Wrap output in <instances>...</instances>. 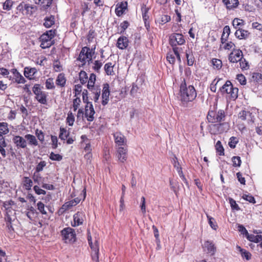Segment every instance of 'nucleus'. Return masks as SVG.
<instances>
[{
    "label": "nucleus",
    "instance_id": "1",
    "mask_svg": "<svg viewBox=\"0 0 262 262\" xmlns=\"http://www.w3.org/2000/svg\"><path fill=\"white\" fill-rule=\"evenodd\" d=\"M180 93L181 101L185 103L193 101L196 96L194 88L190 85L187 86L184 80L180 86Z\"/></svg>",
    "mask_w": 262,
    "mask_h": 262
},
{
    "label": "nucleus",
    "instance_id": "2",
    "mask_svg": "<svg viewBox=\"0 0 262 262\" xmlns=\"http://www.w3.org/2000/svg\"><path fill=\"white\" fill-rule=\"evenodd\" d=\"M55 35V31L52 30L48 31L46 33L42 34L40 37V47L42 49L50 47L53 43V40Z\"/></svg>",
    "mask_w": 262,
    "mask_h": 262
},
{
    "label": "nucleus",
    "instance_id": "3",
    "mask_svg": "<svg viewBox=\"0 0 262 262\" xmlns=\"http://www.w3.org/2000/svg\"><path fill=\"white\" fill-rule=\"evenodd\" d=\"M220 90L223 94L226 93L228 97L233 99L237 97L238 89L234 88L230 81H227L226 83L220 88Z\"/></svg>",
    "mask_w": 262,
    "mask_h": 262
},
{
    "label": "nucleus",
    "instance_id": "4",
    "mask_svg": "<svg viewBox=\"0 0 262 262\" xmlns=\"http://www.w3.org/2000/svg\"><path fill=\"white\" fill-rule=\"evenodd\" d=\"M209 122L219 123L224 121L225 119V114L224 110H219L217 111H209L207 116Z\"/></svg>",
    "mask_w": 262,
    "mask_h": 262
},
{
    "label": "nucleus",
    "instance_id": "5",
    "mask_svg": "<svg viewBox=\"0 0 262 262\" xmlns=\"http://www.w3.org/2000/svg\"><path fill=\"white\" fill-rule=\"evenodd\" d=\"M88 240L89 242V244L91 247V249L92 250V257L93 260L96 261V262L99 261V244H98V239L95 237L94 242H93L92 237L89 233L88 235Z\"/></svg>",
    "mask_w": 262,
    "mask_h": 262
},
{
    "label": "nucleus",
    "instance_id": "6",
    "mask_svg": "<svg viewBox=\"0 0 262 262\" xmlns=\"http://www.w3.org/2000/svg\"><path fill=\"white\" fill-rule=\"evenodd\" d=\"M33 92L35 95V99L41 104H47L48 93L41 90L38 84H35L33 88Z\"/></svg>",
    "mask_w": 262,
    "mask_h": 262
},
{
    "label": "nucleus",
    "instance_id": "7",
    "mask_svg": "<svg viewBox=\"0 0 262 262\" xmlns=\"http://www.w3.org/2000/svg\"><path fill=\"white\" fill-rule=\"evenodd\" d=\"M94 53L92 49L86 47H83L79 54L78 59L82 62V64H84L86 62H89L92 61Z\"/></svg>",
    "mask_w": 262,
    "mask_h": 262
},
{
    "label": "nucleus",
    "instance_id": "8",
    "mask_svg": "<svg viewBox=\"0 0 262 262\" xmlns=\"http://www.w3.org/2000/svg\"><path fill=\"white\" fill-rule=\"evenodd\" d=\"M185 42V39L182 34L173 33L169 37V43L173 48L184 45Z\"/></svg>",
    "mask_w": 262,
    "mask_h": 262
},
{
    "label": "nucleus",
    "instance_id": "9",
    "mask_svg": "<svg viewBox=\"0 0 262 262\" xmlns=\"http://www.w3.org/2000/svg\"><path fill=\"white\" fill-rule=\"evenodd\" d=\"M61 235L66 243L75 241L76 235L74 230L70 227L63 229L61 231Z\"/></svg>",
    "mask_w": 262,
    "mask_h": 262
},
{
    "label": "nucleus",
    "instance_id": "10",
    "mask_svg": "<svg viewBox=\"0 0 262 262\" xmlns=\"http://www.w3.org/2000/svg\"><path fill=\"white\" fill-rule=\"evenodd\" d=\"M127 149L126 146L117 147L116 157L118 160L121 163H124L127 159Z\"/></svg>",
    "mask_w": 262,
    "mask_h": 262
},
{
    "label": "nucleus",
    "instance_id": "11",
    "mask_svg": "<svg viewBox=\"0 0 262 262\" xmlns=\"http://www.w3.org/2000/svg\"><path fill=\"white\" fill-rule=\"evenodd\" d=\"M238 118L242 120L247 121L249 124H252L254 122V115L249 111H243L239 113Z\"/></svg>",
    "mask_w": 262,
    "mask_h": 262
},
{
    "label": "nucleus",
    "instance_id": "12",
    "mask_svg": "<svg viewBox=\"0 0 262 262\" xmlns=\"http://www.w3.org/2000/svg\"><path fill=\"white\" fill-rule=\"evenodd\" d=\"M114 138L116 146L117 147L126 146L127 140L125 136L120 132L114 133Z\"/></svg>",
    "mask_w": 262,
    "mask_h": 262
},
{
    "label": "nucleus",
    "instance_id": "13",
    "mask_svg": "<svg viewBox=\"0 0 262 262\" xmlns=\"http://www.w3.org/2000/svg\"><path fill=\"white\" fill-rule=\"evenodd\" d=\"M95 113V112L94 110L92 103L88 102L85 107L84 116L86 118L88 121L92 122L94 120V115Z\"/></svg>",
    "mask_w": 262,
    "mask_h": 262
},
{
    "label": "nucleus",
    "instance_id": "14",
    "mask_svg": "<svg viewBox=\"0 0 262 262\" xmlns=\"http://www.w3.org/2000/svg\"><path fill=\"white\" fill-rule=\"evenodd\" d=\"M85 219V214L82 212H77L73 215V222H72L73 227H76L81 225Z\"/></svg>",
    "mask_w": 262,
    "mask_h": 262
},
{
    "label": "nucleus",
    "instance_id": "15",
    "mask_svg": "<svg viewBox=\"0 0 262 262\" xmlns=\"http://www.w3.org/2000/svg\"><path fill=\"white\" fill-rule=\"evenodd\" d=\"M243 52L241 50L232 51L229 55V60L232 63H236L243 58Z\"/></svg>",
    "mask_w": 262,
    "mask_h": 262
},
{
    "label": "nucleus",
    "instance_id": "16",
    "mask_svg": "<svg viewBox=\"0 0 262 262\" xmlns=\"http://www.w3.org/2000/svg\"><path fill=\"white\" fill-rule=\"evenodd\" d=\"M12 141L17 148L27 147V142L25 138L20 136H15L13 137Z\"/></svg>",
    "mask_w": 262,
    "mask_h": 262
},
{
    "label": "nucleus",
    "instance_id": "17",
    "mask_svg": "<svg viewBox=\"0 0 262 262\" xmlns=\"http://www.w3.org/2000/svg\"><path fill=\"white\" fill-rule=\"evenodd\" d=\"M109 88V84L107 83H104L103 85L102 93V104L103 105H105L106 104H107L109 100V96L110 93Z\"/></svg>",
    "mask_w": 262,
    "mask_h": 262
},
{
    "label": "nucleus",
    "instance_id": "18",
    "mask_svg": "<svg viewBox=\"0 0 262 262\" xmlns=\"http://www.w3.org/2000/svg\"><path fill=\"white\" fill-rule=\"evenodd\" d=\"M203 248L204 251L211 255H214L216 251V248L213 243L208 241L205 242L203 245Z\"/></svg>",
    "mask_w": 262,
    "mask_h": 262
},
{
    "label": "nucleus",
    "instance_id": "19",
    "mask_svg": "<svg viewBox=\"0 0 262 262\" xmlns=\"http://www.w3.org/2000/svg\"><path fill=\"white\" fill-rule=\"evenodd\" d=\"M128 45V39L125 36L120 37L117 40V47L121 50L126 49Z\"/></svg>",
    "mask_w": 262,
    "mask_h": 262
},
{
    "label": "nucleus",
    "instance_id": "20",
    "mask_svg": "<svg viewBox=\"0 0 262 262\" xmlns=\"http://www.w3.org/2000/svg\"><path fill=\"white\" fill-rule=\"evenodd\" d=\"M250 33L247 30L243 29H237L235 32V36L239 39H245L247 38Z\"/></svg>",
    "mask_w": 262,
    "mask_h": 262
},
{
    "label": "nucleus",
    "instance_id": "21",
    "mask_svg": "<svg viewBox=\"0 0 262 262\" xmlns=\"http://www.w3.org/2000/svg\"><path fill=\"white\" fill-rule=\"evenodd\" d=\"M37 73V70L34 68L26 67L24 69V75L26 77L32 79Z\"/></svg>",
    "mask_w": 262,
    "mask_h": 262
},
{
    "label": "nucleus",
    "instance_id": "22",
    "mask_svg": "<svg viewBox=\"0 0 262 262\" xmlns=\"http://www.w3.org/2000/svg\"><path fill=\"white\" fill-rule=\"evenodd\" d=\"M18 9L19 10L26 11L27 14H31L32 13V9H34V7L29 4L21 3L18 5Z\"/></svg>",
    "mask_w": 262,
    "mask_h": 262
},
{
    "label": "nucleus",
    "instance_id": "23",
    "mask_svg": "<svg viewBox=\"0 0 262 262\" xmlns=\"http://www.w3.org/2000/svg\"><path fill=\"white\" fill-rule=\"evenodd\" d=\"M26 141H27L29 145L31 146H36L38 145L37 140L34 135L31 134H27L25 136Z\"/></svg>",
    "mask_w": 262,
    "mask_h": 262
},
{
    "label": "nucleus",
    "instance_id": "24",
    "mask_svg": "<svg viewBox=\"0 0 262 262\" xmlns=\"http://www.w3.org/2000/svg\"><path fill=\"white\" fill-rule=\"evenodd\" d=\"M127 4L126 2L121 3L119 6L117 7L115 9L116 15L118 16L122 15L127 8Z\"/></svg>",
    "mask_w": 262,
    "mask_h": 262
},
{
    "label": "nucleus",
    "instance_id": "25",
    "mask_svg": "<svg viewBox=\"0 0 262 262\" xmlns=\"http://www.w3.org/2000/svg\"><path fill=\"white\" fill-rule=\"evenodd\" d=\"M66 81L67 79L64 74L63 73H60L58 75L56 79V84L58 86L63 87L66 84Z\"/></svg>",
    "mask_w": 262,
    "mask_h": 262
},
{
    "label": "nucleus",
    "instance_id": "26",
    "mask_svg": "<svg viewBox=\"0 0 262 262\" xmlns=\"http://www.w3.org/2000/svg\"><path fill=\"white\" fill-rule=\"evenodd\" d=\"M236 249L238 250L243 258H245L246 260H249L251 258V253L245 249L241 248V247L237 246Z\"/></svg>",
    "mask_w": 262,
    "mask_h": 262
},
{
    "label": "nucleus",
    "instance_id": "27",
    "mask_svg": "<svg viewBox=\"0 0 262 262\" xmlns=\"http://www.w3.org/2000/svg\"><path fill=\"white\" fill-rule=\"evenodd\" d=\"M55 23V17L53 15H51L49 17H46L45 18V22L43 23L44 26L46 28H50Z\"/></svg>",
    "mask_w": 262,
    "mask_h": 262
},
{
    "label": "nucleus",
    "instance_id": "28",
    "mask_svg": "<svg viewBox=\"0 0 262 262\" xmlns=\"http://www.w3.org/2000/svg\"><path fill=\"white\" fill-rule=\"evenodd\" d=\"M223 1L228 9L235 8L238 4V0H223Z\"/></svg>",
    "mask_w": 262,
    "mask_h": 262
},
{
    "label": "nucleus",
    "instance_id": "29",
    "mask_svg": "<svg viewBox=\"0 0 262 262\" xmlns=\"http://www.w3.org/2000/svg\"><path fill=\"white\" fill-rule=\"evenodd\" d=\"M13 71L15 81L18 83H24L26 82L24 77L16 69H14Z\"/></svg>",
    "mask_w": 262,
    "mask_h": 262
},
{
    "label": "nucleus",
    "instance_id": "30",
    "mask_svg": "<svg viewBox=\"0 0 262 262\" xmlns=\"http://www.w3.org/2000/svg\"><path fill=\"white\" fill-rule=\"evenodd\" d=\"M96 81V75L92 73L90 75L89 79L88 80V88L90 90L91 89H93V88H95L97 86H94V84Z\"/></svg>",
    "mask_w": 262,
    "mask_h": 262
},
{
    "label": "nucleus",
    "instance_id": "31",
    "mask_svg": "<svg viewBox=\"0 0 262 262\" xmlns=\"http://www.w3.org/2000/svg\"><path fill=\"white\" fill-rule=\"evenodd\" d=\"M36 4L41 5L43 8L47 9L49 7L52 2V0H34Z\"/></svg>",
    "mask_w": 262,
    "mask_h": 262
},
{
    "label": "nucleus",
    "instance_id": "32",
    "mask_svg": "<svg viewBox=\"0 0 262 262\" xmlns=\"http://www.w3.org/2000/svg\"><path fill=\"white\" fill-rule=\"evenodd\" d=\"M9 132L8 124L6 122H0V136L7 134Z\"/></svg>",
    "mask_w": 262,
    "mask_h": 262
},
{
    "label": "nucleus",
    "instance_id": "33",
    "mask_svg": "<svg viewBox=\"0 0 262 262\" xmlns=\"http://www.w3.org/2000/svg\"><path fill=\"white\" fill-rule=\"evenodd\" d=\"M114 65L112 62L106 63L104 66V70L107 75H112L114 74L113 68Z\"/></svg>",
    "mask_w": 262,
    "mask_h": 262
},
{
    "label": "nucleus",
    "instance_id": "34",
    "mask_svg": "<svg viewBox=\"0 0 262 262\" xmlns=\"http://www.w3.org/2000/svg\"><path fill=\"white\" fill-rule=\"evenodd\" d=\"M24 186L26 190H30L33 185L32 181L29 178L25 177L23 179Z\"/></svg>",
    "mask_w": 262,
    "mask_h": 262
},
{
    "label": "nucleus",
    "instance_id": "35",
    "mask_svg": "<svg viewBox=\"0 0 262 262\" xmlns=\"http://www.w3.org/2000/svg\"><path fill=\"white\" fill-rule=\"evenodd\" d=\"M94 94V100L95 102H97L99 99L100 93H101V89L99 86H97L95 88H93V89L90 90Z\"/></svg>",
    "mask_w": 262,
    "mask_h": 262
},
{
    "label": "nucleus",
    "instance_id": "36",
    "mask_svg": "<svg viewBox=\"0 0 262 262\" xmlns=\"http://www.w3.org/2000/svg\"><path fill=\"white\" fill-rule=\"evenodd\" d=\"M7 204L6 202L4 203V207L5 208H6V209L7 210L6 215L5 217V221L7 222V223L11 224V223L12 222V219L10 216V215L9 214V213L11 212V210L10 209H9L8 207H7Z\"/></svg>",
    "mask_w": 262,
    "mask_h": 262
},
{
    "label": "nucleus",
    "instance_id": "37",
    "mask_svg": "<svg viewBox=\"0 0 262 262\" xmlns=\"http://www.w3.org/2000/svg\"><path fill=\"white\" fill-rule=\"evenodd\" d=\"M244 20L239 18H234L232 21V25L235 29L239 28L240 26L244 25Z\"/></svg>",
    "mask_w": 262,
    "mask_h": 262
},
{
    "label": "nucleus",
    "instance_id": "38",
    "mask_svg": "<svg viewBox=\"0 0 262 262\" xmlns=\"http://www.w3.org/2000/svg\"><path fill=\"white\" fill-rule=\"evenodd\" d=\"M69 136V133L66 129L64 128H60V134L59 136V138L61 140H65Z\"/></svg>",
    "mask_w": 262,
    "mask_h": 262
},
{
    "label": "nucleus",
    "instance_id": "39",
    "mask_svg": "<svg viewBox=\"0 0 262 262\" xmlns=\"http://www.w3.org/2000/svg\"><path fill=\"white\" fill-rule=\"evenodd\" d=\"M75 206V204H74L72 200H71L70 201H68L67 202H66L61 207V209L63 210V211H66L70 208H71L72 207Z\"/></svg>",
    "mask_w": 262,
    "mask_h": 262
},
{
    "label": "nucleus",
    "instance_id": "40",
    "mask_svg": "<svg viewBox=\"0 0 262 262\" xmlns=\"http://www.w3.org/2000/svg\"><path fill=\"white\" fill-rule=\"evenodd\" d=\"M46 88L47 89L51 90L55 88L54 83L53 82V78H48L46 80Z\"/></svg>",
    "mask_w": 262,
    "mask_h": 262
},
{
    "label": "nucleus",
    "instance_id": "41",
    "mask_svg": "<svg viewBox=\"0 0 262 262\" xmlns=\"http://www.w3.org/2000/svg\"><path fill=\"white\" fill-rule=\"evenodd\" d=\"M49 158L51 160L53 161H60L62 159V156L58 154H55L52 152L49 156Z\"/></svg>",
    "mask_w": 262,
    "mask_h": 262
},
{
    "label": "nucleus",
    "instance_id": "42",
    "mask_svg": "<svg viewBox=\"0 0 262 262\" xmlns=\"http://www.w3.org/2000/svg\"><path fill=\"white\" fill-rule=\"evenodd\" d=\"M215 148L216 151L219 152V155L222 156L224 155V149L222 145L221 141H218L215 145Z\"/></svg>",
    "mask_w": 262,
    "mask_h": 262
},
{
    "label": "nucleus",
    "instance_id": "43",
    "mask_svg": "<svg viewBox=\"0 0 262 262\" xmlns=\"http://www.w3.org/2000/svg\"><path fill=\"white\" fill-rule=\"evenodd\" d=\"M75 121V117L72 113L69 112L68 114V117L67 118V123L70 126H72Z\"/></svg>",
    "mask_w": 262,
    "mask_h": 262
},
{
    "label": "nucleus",
    "instance_id": "44",
    "mask_svg": "<svg viewBox=\"0 0 262 262\" xmlns=\"http://www.w3.org/2000/svg\"><path fill=\"white\" fill-rule=\"evenodd\" d=\"M176 169L180 177L182 179V180L185 183V184L188 186V182L187 181L186 179L185 178L184 175L183 174L181 167L180 166H178L177 168Z\"/></svg>",
    "mask_w": 262,
    "mask_h": 262
},
{
    "label": "nucleus",
    "instance_id": "45",
    "mask_svg": "<svg viewBox=\"0 0 262 262\" xmlns=\"http://www.w3.org/2000/svg\"><path fill=\"white\" fill-rule=\"evenodd\" d=\"M176 169L180 177L182 179V180L185 183V184L188 186V182L187 181L186 179L185 178L184 175L183 174L181 167L180 166H178L177 168Z\"/></svg>",
    "mask_w": 262,
    "mask_h": 262
},
{
    "label": "nucleus",
    "instance_id": "46",
    "mask_svg": "<svg viewBox=\"0 0 262 262\" xmlns=\"http://www.w3.org/2000/svg\"><path fill=\"white\" fill-rule=\"evenodd\" d=\"M79 79L81 83L83 84L86 82L88 76L85 71H82L79 73Z\"/></svg>",
    "mask_w": 262,
    "mask_h": 262
},
{
    "label": "nucleus",
    "instance_id": "47",
    "mask_svg": "<svg viewBox=\"0 0 262 262\" xmlns=\"http://www.w3.org/2000/svg\"><path fill=\"white\" fill-rule=\"evenodd\" d=\"M240 68L242 70H248L249 68L248 62L245 59L242 58L239 61Z\"/></svg>",
    "mask_w": 262,
    "mask_h": 262
},
{
    "label": "nucleus",
    "instance_id": "48",
    "mask_svg": "<svg viewBox=\"0 0 262 262\" xmlns=\"http://www.w3.org/2000/svg\"><path fill=\"white\" fill-rule=\"evenodd\" d=\"M13 2L12 0H6L3 3V9L6 10H10L13 5Z\"/></svg>",
    "mask_w": 262,
    "mask_h": 262
},
{
    "label": "nucleus",
    "instance_id": "49",
    "mask_svg": "<svg viewBox=\"0 0 262 262\" xmlns=\"http://www.w3.org/2000/svg\"><path fill=\"white\" fill-rule=\"evenodd\" d=\"M212 63L214 68H216L217 69H220L222 67V62L221 60L213 58L212 60Z\"/></svg>",
    "mask_w": 262,
    "mask_h": 262
},
{
    "label": "nucleus",
    "instance_id": "50",
    "mask_svg": "<svg viewBox=\"0 0 262 262\" xmlns=\"http://www.w3.org/2000/svg\"><path fill=\"white\" fill-rule=\"evenodd\" d=\"M46 162L45 161H40L36 166L35 168V172L38 173L41 171L43 168L46 166Z\"/></svg>",
    "mask_w": 262,
    "mask_h": 262
},
{
    "label": "nucleus",
    "instance_id": "51",
    "mask_svg": "<svg viewBox=\"0 0 262 262\" xmlns=\"http://www.w3.org/2000/svg\"><path fill=\"white\" fill-rule=\"evenodd\" d=\"M229 201L232 209L236 211H238L240 209L238 205L237 204L236 201L234 200L232 198H229Z\"/></svg>",
    "mask_w": 262,
    "mask_h": 262
},
{
    "label": "nucleus",
    "instance_id": "52",
    "mask_svg": "<svg viewBox=\"0 0 262 262\" xmlns=\"http://www.w3.org/2000/svg\"><path fill=\"white\" fill-rule=\"evenodd\" d=\"M207 217L208 220L209 224L210 226V227L213 229L216 230L217 227V226L216 224V222L214 221V219L208 215H207Z\"/></svg>",
    "mask_w": 262,
    "mask_h": 262
},
{
    "label": "nucleus",
    "instance_id": "53",
    "mask_svg": "<svg viewBox=\"0 0 262 262\" xmlns=\"http://www.w3.org/2000/svg\"><path fill=\"white\" fill-rule=\"evenodd\" d=\"M236 79L241 85H244L247 83V80L245 77L242 74L237 75Z\"/></svg>",
    "mask_w": 262,
    "mask_h": 262
},
{
    "label": "nucleus",
    "instance_id": "54",
    "mask_svg": "<svg viewBox=\"0 0 262 262\" xmlns=\"http://www.w3.org/2000/svg\"><path fill=\"white\" fill-rule=\"evenodd\" d=\"M232 161L233 162V165L234 167H239L241 164V158L238 156H234L232 158Z\"/></svg>",
    "mask_w": 262,
    "mask_h": 262
},
{
    "label": "nucleus",
    "instance_id": "55",
    "mask_svg": "<svg viewBox=\"0 0 262 262\" xmlns=\"http://www.w3.org/2000/svg\"><path fill=\"white\" fill-rule=\"evenodd\" d=\"M238 142V140L236 137H232L230 139L228 145L231 148H234L236 146V144Z\"/></svg>",
    "mask_w": 262,
    "mask_h": 262
},
{
    "label": "nucleus",
    "instance_id": "56",
    "mask_svg": "<svg viewBox=\"0 0 262 262\" xmlns=\"http://www.w3.org/2000/svg\"><path fill=\"white\" fill-rule=\"evenodd\" d=\"M140 208L142 213L145 214L146 213V202L144 196H142L141 198Z\"/></svg>",
    "mask_w": 262,
    "mask_h": 262
},
{
    "label": "nucleus",
    "instance_id": "57",
    "mask_svg": "<svg viewBox=\"0 0 262 262\" xmlns=\"http://www.w3.org/2000/svg\"><path fill=\"white\" fill-rule=\"evenodd\" d=\"M252 78L254 81L257 83H259L261 81L262 79V75L259 73H253Z\"/></svg>",
    "mask_w": 262,
    "mask_h": 262
},
{
    "label": "nucleus",
    "instance_id": "58",
    "mask_svg": "<svg viewBox=\"0 0 262 262\" xmlns=\"http://www.w3.org/2000/svg\"><path fill=\"white\" fill-rule=\"evenodd\" d=\"M81 100L79 98L76 97L73 100V108L74 111H76L80 105Z\"/></svg>",
    "mask_w": 262,
    "mask_h": 262
},
{
    "label": "nucleus",
    "instance_id": "59",
    "mask_svg": "<svg viewBox=\"0 0 262 262\" xmlns=\"http://www.w3.org/2000/svg\"><path fill=\"white\" fill-rule=\"evenodd\" d=\"M230 33V29L229 26H225L223 28V32L222 34L223 36H226L225 37V40H227Z\"/></svg>",
    "mask_w": 262,
    "mask_h": 262
},
{
    "label": "nucleus",
    "instance_id": "60",
    "mask_svg": "<svg viewBox=\"0 0 262 262\" xmlns=\"http://www.w3.org/2000/svg\"><path fill=\"white\" fill-rule=\"evenodd\" d=\"M37 209L42 214H46L47 212L45 210V205L41 202H39L37 204Z\"/></svg>",
    "mask_w": 262,
    "mask_h": 262
},
{
    "label": "nucleus",
    "instance_id": "61",
    "mask_svg": "<svg viewBox=\"0 0 262 262\" xmlns=\"http://www.w3.org/2000/svg\"><path fill=\"white\" fill-rule=\"evenodd\" d=\"M186 56L187 58V64L189 66H192L194 61V58L193 55L186 53Z\"/></svg>",
    "mask_w": 262,
    "mask_h": 262
},
{
    "label": "nucleus",
    "instance_id": "62",
    "mask_svg": "<svg viewBox=\"0 0 262 262\" xmlns=\"http://www.w3.org/2000/svg\"><path fill=\"white\" fill-rule=\"evenodd\" d=\"M94 64V65L93 67V69L95 71L99 72V70L100 69V68H101V67L102 66V63L99 60H96V61H95Z\"/></svg>",
    "mask_w": 262,
    "mask_h": 262
},
{
    "label": "nucleus",
    "instance_id": "63",
    "mask_svg": "<svg viewBox=\"0 0 262 262\" xmlns=\"http://www.w3.org/2000/svg\"><path fill=\"white\" fill-rule=\"evenodd\" d=\"M138 90V86L136 84L133 83L132 85V88L130 91V95L134 97L137 94Z\"/></svg>",
    "mask_w": 262,
    "mask_h": 262
},
{
    "label": "nucleus",
    "instance_id": "64",
    "mask_svg": "<svg viewBox=\"0 0 262 262\" xmlns=\"http://www.w3.org/2000/svg\"><path fill=\"white\" fill-rule=\"evenodd\" d=\"M35 135L40 141L43 142L44 141V134L41 130L36 129Z\"/></svg>",
    "mask_w": 262,
    "mask_h": 262
}]
</instances>
